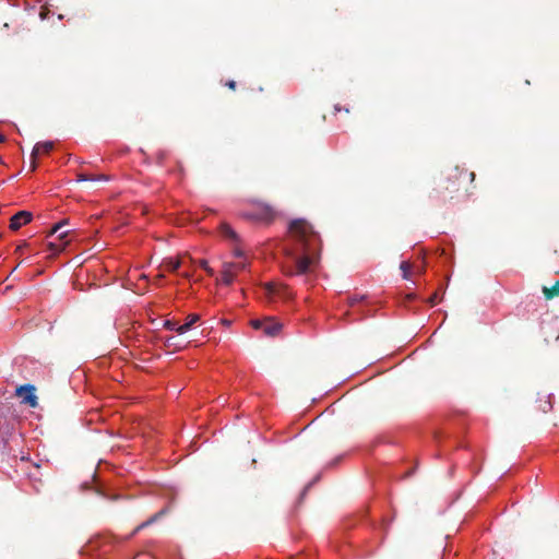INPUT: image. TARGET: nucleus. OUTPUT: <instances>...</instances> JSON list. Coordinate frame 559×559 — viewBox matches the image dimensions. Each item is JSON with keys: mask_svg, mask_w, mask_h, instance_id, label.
I'll use <instances>...</instances> for the list:
<instances>
[{"mask_svg": "<svg viewBox=\"0 0 559 559\" xmlns=\"http://www.w3.org/2000/svg\"><path fill=\"white\" fill-rule=\"evenodd\" d=\"M295 251H288L289 263L283 266L288 276L307 274L320 260L322 239L313 226L305 218L293 219L288 225Z\"/></svg>", "mask_w": 559, "mask_h": 559, "instance_id": "obj_1", "label": "nucleus"}, {"mask_svg": "<svg viewBox=\"0 0 559 559\" xmlns=\"http://www.w3.org/2000/svg\"><path fill=\"white\" fill-rule=\"evenodd\" d=\"M475 173L468 171V169L460 166H454L448 170L447 183L444 189L450 192H459L464 190L467 195H472L474 192Z\"/></svg>", "mask_w": 559, "mask_h": 559, "instance_id": "obj_2", "label": "nucleus"}, {"mask_svg": "<svg viewBox=\"0 0 559 559\" xmlns=\"http://www.w3.org/2000/svg\"><path fill=\"white\" fill-rule=\"evenodd\" d=\"M248 263L246 261L241 262H224L222 270V283L224 285H231L235 281V277L238 272L246 270Z\"/></svg>", "mask_w": 559, "mask_h": 559, "instance_id": "obj_3", "label": "nucleus"}, {"mask_svg": "<svg viewBox=\"0 0 559 559\" xmlns=\"http://www.w3.org/2000/svg\"><path fill=\"white\" fill-rule=\"evenodd\" d=\"M36 388L33 384H23L16 388L15 395L21 399V403L29 407L38 406V399L36 396Z\"/></svg>", "mask_w": 559, "mask_h": 559, "instance_id": "obj_4", "label": "nucleus"}, {"mask_svg": "<svg viewBox=\"0 0 559 559\" xmlns=\"http://www.w3.org/2000/svg\"><path fill=\"white\" fill-rule=\"evenodd\" d=\"M275 212H243L242 218L257 226H270L275 221Z\"/></svg>", "mask_w": 559, "mask_h": 559, "instance_id": "obj_5", "label": "nucleus"}, {"mask_svg": "<svg viewBox=\"0 0 559 559\" xmlns=\"http://www.w3.org/2000/svg\"><path fill=\"white\" fill-rule=\"evenodd\" d=\"M33 219L32 212H16L10 219V229L17 230L22 226L31 223Z\"/></svg>", "mask_w": 559, "mask_h": 559, "instance_id": "obj_6", "label": "nucleus"}, {"mask_svg": "<svg viewBox=\"0 0 559 559\" xmlns=\"http://www.w3.org/2000/svg\"><path fill=\"white\" fill-rule=\"evenodd\" d=\"M265 294L269 299H273L274 297H288L287 287L283 284L276 283H266L264 284Z\"/></svg>", "mask_w": 559, "mask_h": 559, "instance_id": "obj_7", "label": "nucleus"}, {"mask_svg": "<svg viewBox=\"0 0 559 559\" xmlns=\"http://www.w3.org/2000/svg\"><path fill=\"white\" fill-rule=\"evenodd\" d=\"M53 148V142L46 141V142H39L37 143L33 151H32V157L33 159L37 158L39 154H49Z\"/></svg>", "mask_w": 559, "mask_h": 559, "instance_id": "obj_8", "label": "nucleus"}, {"mask_svg": "<svg viewBox=\"0 0 559 559\" xmlns=\"http://www.w3.org/2000/svg\"><path fill=\"white\" fill-rule=\"evenodd\" d=\"M108 179H109V177L104 175V174L95 175V174L81 173V174L78 175V181L79 182H84V181H92V182L108 181Z\"/></svg>", "mask_w": 559, "mask_h": 559, "instance_id": "obj_9", "label": "nucleus"}, {"mask_svg": "<svg viewBox=\"0 0 559 559\" xmlns=\"http://www.w3.org/2000/svg\"><path fill=\"white\" fill-rule=\"evenodd\" d=\"M282 329V324L273 320L264 321L263 332L269 336H275Z\"/></svg>", "mask_w": 559, "mask_h": 559, "instance_id": "obj_10", "label": "nucleus"}, {"mask_svg": "<svg viewBox=\"0 0 559 559\" xmlns=\"http://www.w3.org/2000/svg\"><path fill=\"white\" fill-rule=\"evenodd\" d=\"M67 224H68V221H67V219H64V221H61V222L57 223V224H56V225H55V226L49 230L48 236H51V235H53V234L59 233V234H58V239H59V240H61V241H62V240H64V239L67 238V236L69 235V233H70V231H69V230H63V231H61V229H62V227H63L64 225H67Z\"/></svg>", "mask_w": 559, "mask_h": 559, "instance_id": "obj_11", "label": "nucleus"}, {"mask_svg": "<svg viewBox=\"0 0 559 559\" xmlns=\"http://www.w3.org/2000/svg\"><path fill=\"white\" fill-rule=\"evenodd\" d=\"M199 319H200V317H199L198 314H195V313L190 314V316L187 318V322H186V323H183V324H181V325H179V326L177 328V333H178V334H183V333L188 332V331L191 329V326H192L195 322H198V321H199Z\"/></svg>", "mask_w": 559, "mask_h": 559, "instance_id": "obj_12", "label": "nucleus"}, {"mask_svg": "<svg viewBox=\"0 0 559 559\" xmlns=\"http://www.w3.org/2000/svg\"><path fill=\"white\" fill-rule=\"evenodd\" d=\"M166 513V510L163 509L160 511H158L157 513H155L154 515H152L147 521L141 523L140 525H138L132 535H135L136 533H139L141 530H143L144 527H147L148 525L153 524L154 522H156L162 515H164Z\"/></svg>", "mask_w": 559, "mask_h": 559, "instance_id": "obj_13", "label": "nucleus"}, {"mask_svg": "<svg viewBox=\"0 0 559 559\" xmlns=\"http://www.w3.org/2000/svg\"><path fill=\"white\" fill-rule=\"evenodd\" d=\"M543 294H544L545 298L548 300L552 299L555 297H558L559 296V280L551 287L544 286Z\"/></svg>", "mask_w": 559, "mask_h": 559, "instance_id": "obj_14", "label": "nucleus"}, {"mask_svg": "<svg viewBox=\"0 0 559 559\" xmlns=\"http://www.w3.org/2000/svg\"><path fill=\"white\" fill-rule=\"evenodd\" d=\"M221 233L224 237L235 240H238V235L236 231L228 225V224H222L221 225Z\"/></svg>", "mask_w": 559, "mask_h": 559, "instance_id": "obj_15", "label": "nucleus"}, {"mask_svg": "<svg viewBox=\"0 0 559 559\" xmlns=\"http://www.w3.org/2000/svg\"><path fill=\"white\" fill-rule=\"evenodd\" d=\"M181 262L179 260H174L171 258L166 259L163 262V266L170 272H175L180 267Z\"/></svg>", "mask_w": 559, "mask_h": 559, "instance_id": "obj_16", "label": "nucleus"}, {"mask_svg": "<svg viewBox=\"0 0 559 559\" xmlns=\"http://www.w3.org/2000/svg\"><path fill=\"white\" fill-rule=\"evenodd\" d=\"M69 243V241H63L61 245H58V243H55V242H49L48 243V248L50 251H52L53 253L56 252H61L62 250L66 249L67 245Z\"/></svg>", "mask_w": 559, "mask_h": 559, "instance_id": "obj_17", "label": "nucleus"}, {"mask_svg": "<svg viewBox=\"0 0 559 559\" xmlns=\"http://www.w3.org/2000/svg\"><path fill=\"white\" fill-rule=\"evenodd\" d=\"M199 265L209 274L214 275V270L209 265L206 260H200Z\"/></svg>", "mask_w": 559, "mask_h": 559, "instance_id": "obj_18", "label": "nucleus"}, {"mask_svg": "<svg viewBox=\"0 0 559 559\" xmlns=\"http://www.w3.org/2000/svg\"><path fill=\"white\" fill-rule=\"evenodd\" d=\"M400 269H401V270H402V272H403V277H404V278H408V274H409V270H411V264H409L408 262H406V261H403V262L401 263Z\"/></svg>", "mask_w": 559, "mask_h": 559, "instance_id": "obj_19", "label": "nucleus"}, {"mask_svg": "<svg viewBox=\"0 0 559 559\" xmlns=\"http://www.w3.org/2000/svg\"><path fill=\"white\" fill-rule=\"evenodd\" d=\"M164 326L167 329V330H170V331H176L177 332V328L179 326L177 324V322L175 321H170V320H167L164 324Z\"/></svg>", "mask_w": 559, "mask_h": 559, "instance_id": "obj_20", "label": "nucleus"}, {"mask_svg": "<svg viewBox=\"0 0 559 559\" xmlns=\"http://www.w3.org/2000/svg\"><path fill=\"white\" fill-rule=\"evenodd\" d=\"M176 337L175 336H169L166 338L165 341V346L170 348V347H176Z\"/></svg>", "mask_w": 559, "mask_h": 559, "instance_id": "obj_21", "label": "nucleus"}, {"mask_svg": "<svg viewBox=\"0 0 559 559\" xmlns=\"http://www.w3.org/2000/svg\"><path fill=\"white\" fill-rule=\"evenodd\" d=\"M169 221L176 223V224H183L185 219L179 217L176 213H173L169 217Z\"/></svg>", "mask_w": 559, "mask_h": 559, "instance_id": "obj_22", "label": "nucleus"}, {"mask_svg": "<svg viewBox=\"0 0 559 559\" xmlns=\"http://www.w3.org/2000/svg\"><path fill=\"white\" fill-rule=\"evenodd\" d=\"M27 247H28V243H27L26 241H23L22 243H20V245L16 247V249H15V253H16V254H22V253H23V250H24L25 248H27Z\"/></svg>", "mask_w": 559, "mask_h": 559, "instance_id": "obj_23", "label": "nucleus"}, {"mask_svg": "<svg viewBox=\"0 0 559 559\" xmlns=\"http://www.w3.org/2000/svg\"><path fill=\"white\" fill-rule=\"evenodd\" d=\"M233 254L235 258H239V259L245 257V252L242 251V249H240L238 247L233 250Z\"/></svg>", "mask_w": 559, "mask_h": 559, "instance_id": "obj_24", "label": "nucleus"}, {"mask_svg": "<svg viewBox=\"0 0 559 559\" xmlns=\"http://www.w3.org/2000/svg\"><path fill=\"white\" fill-rule=\"evenodd\" d=\"M251 325L254 329H263L264 322L260 321V320H253V321H251Z\"/></svg>", "mask_w": 559, "mask_h": 559, "instance_id": "obj_25", "label": "nucleus"}, {"mask_svg": "<svg viewBox=\"0 0 559 559\" xmlns=\"http://www.w3.org/2000/svg\"><path fill=\"white\" fill-rule=\"evenodd\" d=\"M225 85L233 91L236 90V82L234 80L227 81Z\"/></svg>", "mask_w": 559, "mask_h": 559, "instance_id": "obj_26", "label": "nucleus"}, {"mask_svg": "<svg viewBox=\"0 0 559 559\" xmlns=\"http://www.w3.org/2000/svg\"><path fill=\"white\" fill-rule=\"evenodd\" d=\"M36 159H33V157L31 156V171H34L37 167V164H36Z\"/></svg>", "mask_w": 559, "mask_h": 559, "instance_id": "obj_27", "label": "nucleus"}, {"mask_svg": "<svg viewBox=\"0 0 559 559\" xmlns=\"http://www.w3.org/2000/svg\"><path fill=\"white\" fill-rule=\"evenodd\" d=\"M437 298H438V297H437V294H433V295L430 297L429 302H430L432 306H433V305H436V304H437Z\"/></svg>", "mask_w": 559, "mask_h": 559, "instance_id": "obj_28", "label": "nucleus"}, {"mask_svg": "<svg viewBox=\"0 0 559 559\" xmlns=\"http://www.w3.org/2000/svg\"><path fill=\"white\" fill-rule=\"evenodd\" d=\"M262 210L269 211V210H271V206L265 204V205H263Z\"/></svg>", "mask_w": 559, "mask_h": 559, "instance_id": "obj_29", "label": "nucleus"}, {"mask_svg": "<svg viewBox=\"0 0 559 559\" xmlns=\"http://www.w3.org/2000/svg\"><path fill=\"white\" fill-rule=\"evenodd\" d=\"M4 140H5V136L0 134V143L4 142Z\"/></svg>", "mask_w": 559, "mask_h": 559, "instance_id": "obj_30", "label": "nucleus"}, {"mask_svg": "<svg viewBox=\"0 0 559 559\" xmlns=\"http://www.w3.org/2000/svg\"><path fill=\"white\" fill-rule=\"evenodd\" d=\"M335 110H336V111H340V110H341V107L336 105V106H335Z\"/></svg>", "mask_w": 559, "mask_h": 559, "instance_id": "obj_31", "label": "nucleus"}]
</instances>
